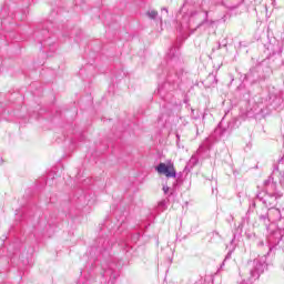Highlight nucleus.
<instances>
[{
    "mask_svg": "<svg viewBox=\"0 0 284 284\" xmlns=\"http://www.w3.org/2000/svg\"><path fill=\"white\" fill-rule=\"evenodd\" d=\"M283 194L284 172H278V165H275L272 175L263 182V191L257 193V199L262 201L266 207H272L276 205Z\"/></svg>",
    "mask_w": 284,
    "mask_h": 284,
    "instance_id": "obj_1",
    "label": "nucleus"
},
{
    "mask_svg": "<svg viewBox=\"0 0 284 284\" xmlns=\"http://www.w3.org/2000/svg\"><path fill=\"white\" fill-rule=\"evenodd\" d=\"M258 219L266 226V230H271L268 241L273 245H278L284 237V217L281 210L271 207L266 213H261Z\"/></svg>",
    "mask_w": 284,
    "mask_h": 284,
    "instance_id": "obj_2",
    "label": "nucleus"
},
{
    "mask_svg": "<svg viewBox=\"0 0 284 284\" xmlns=\"http://www.w3.org/2000/svg\"><path fill=\"white\" fill-rule=\"evenodd\" d=\"M211 146L212 143L210 142V139H206L202 142L196 151V154L192 155V158L186 163L183 173H180V179L183 176V174H187L192 168L199 164V159H207L210 156Z\"/></svg>",
    "mask_w": 284,
    "mask_h": 284,
    "instance_id": "obj_3",
    "label": "nucleus"
},
{
    "mask_svg": "<svg viewBox=\"0 0 284 284\" xmlns=\"http://www.w3.org/2000/svg\"><path fill=\"white\" fill-rule=\"evenodd\" d=\"M250 275L253 281L261 278V275L267 270V256L263 255L248 263Z\"/></svg>",
    "mask_w": 284,
    "mask_h": 284,
    "instance_id": "obj_4",
    "label": "nucleus"
},
{
    "mask_svg": "<svg viewBox=\"0 0 284 284\" xmlns=\"http://www.w3.org/2000/svg\"><path fill=\"white\" fill-rule=\"evenodd\" d=\"M155 171L160 176H166V179H174L176 176V169L172 162H162L158 164Z\"/></svg>",
    "mask_w": 284,
    "mask_h": 284,
    "instance_id": "obj_5",
    "label": "nucleus"
},
{
    "mask_svg": "<svg viewBox=\"0 0 284 284\" xmlns=\"http://www.w3.org/2000/svg\"><path fill=\"white\" fill-rule=\"evenodd\" d=\"M204 83L206 88H214V85L219 83V80L216 79V75L214 73H210L205 79Z\"/></svg>",
    "mask_w": 284,
    "mask_h": 284,
    "instance_id": "obj_6",
    "label": "nucleus"
},
{
    "mask_svg": "<svg viewBox=\"0 0 284 284\" xmlns=\"http://www.w3.org/2000/svg\"><path fill=\"white\" fill-rule=\"evenodd\" d=\"M145 17H148L149 19H156L159 17V11H156L154 9H149L145 12Z\"/></svg>",
    "mask_w": 284,
    "mask_h": 284,
    "instance_id": "obj_7",
    "label": "nucleus"
},
{
    "mask_svg": "<svg viewBox=\"0 0 284 284\" xmlns=\"http://www.w3.org/2000/svg\"><path fill=\"white\" fill-rule=\"evenodd\" d=\"M184 103H185L186 108H189V105H190V98H187V95L184 97Z\"/></svg>",
    "mask_w": 284,
    "mask_h": 284,
    "instance_id": "obj_8",
    "label": "nucleus"
},
{
    "mask_svg": "<svg viewBox=\"0 0 284 284\" xmlns=\"http://www.w3.org/2000/svg\"><path fill=\"white\" fill-rule=\"evenodd\" d=\"M168 8H165V7H162L161 8V14H168Z\"/></svg>",
    "mask_w": 284,
    "mask_h": 284,
    "instance_id": "obj_9",
    "label": "nucleus"
},
{
    "mask_svg": "<svg viewBox=\"0 0 284 284\" xmlns=\"http://www.w3.org/2000/svg\"><path fill=\"white\" fill-rule=\"evenodd\" d=\"M246 236H247V239H255V237H256V234L246 233Z\"/></svg>",
    "mask_w": 284,
    "mask_h": 284,
    "instance_id": "obj_10",
    "label": "nucleus"
},
{
    "mask_svg": "<svg viewBox=\"0 0 284 284\" xmlns=\"http://www.w3.org/2000/svg\"><path fill=\"white\" fill-rule=\"evenodd\" d=\"M163 192H164V194H168V192H170V187L169 186H163Z\"/></svg>",
    "mask_w": 284,
    "mask_h": 284,
    "instance_id": "obj_11",
    "label": "nucleus"
},
{
    "mask_svg": "<svg viewBox=\"0 0 284 284\" xmlns=\"http://www.w3.org/2000/svg\"><path fill=\"white\" fill-rule=\"evenodd\" d=\"M232 257V253H229L225 257V261H227V258H231Z\"/></svg>",
    "mask_w": 284,
    "mask_h": 284,
    "instance_id": "obj_12",
    "label": "nucleus"
},
{
    "mask_svg": "<svg viewBox=\"0 0 284 284\" xmlns=\"http://www.w3.org/2000/svg\"><path fill=\"white\" fill-rule=\"evenodd\" d=\"M183 72H185V70H181V71H180V74H183Z\"/></svg>",
    "mask_w": 284,
    "mask_h": 284,
    "instance_id": "obj_13",
    "label": "nucleus"
},
{
    "mask_svg": "<svg viewBox=\"0 0 284 284\" xmlns=\"http://www.w3.org/2000/svg\"><path fill=\"white\" fill-rule=\"evenodd\" d=\"M184 125H187V121H184Z\"/></svg>",
    "mask_w": 284,
    "mask_h": 284,
    "instance_id": "obj_14",
    "label": "nucleus"
},
{
    "mask_svg": "<svg viewBox=\"0 0 284 284\" xmlns=\"http://www.w3.org/2000/svg\"><path fill=\"white\" fill-rule=\"evenodd\" d=\"M283 161V158L282 159H280V163Z\"/></svg>",
    "mask_w": 284,
    "mask_h": 284,
    "instance_id": "obj_15",
    "label": "nucleus"
},
{
    "mask_svg": "<svg viewBox=\"0 0 284 284\" xmlns=\"http://www.w3.org/2000/svg\"><path fill=\"white\" fill-rule=\"evenodd\" d=\"M260 245H263V242H260Z\"/></svg>",
    "mask_w": 284,
    "mask_h": 284,
    "instance_id": "obj_16",
    "label": "nucleus"
},
{
    "mask_svg": "<svg viewBox=\"0 0 284 284\" xmlns=\"http://www.w3.org/2000/svg\"><path fill=\"white\" fill-rule=\"evenodd\" d=\"M283 214H284V209L282 210Z\"/></svg>",
    "mask_w": 284,
    "mask_h": 284,
    "instance_id": "obj_17",
    "label": "nucleus"
},
{
    "mask_svg": "<svg viewBox=\"0 0 284 284\" xmlns=\"http://www.w3.org/2000/svg\"><path fill=\"white\" fill-rule=\"evenodd\" d=\"M242 284H245V282H242Z\"/></svg>",
    "mask_w": 284,
    "mask_h": 284,
    "instance_id": "obj_18",
    "label": "nucleus"
}]
</instances>
